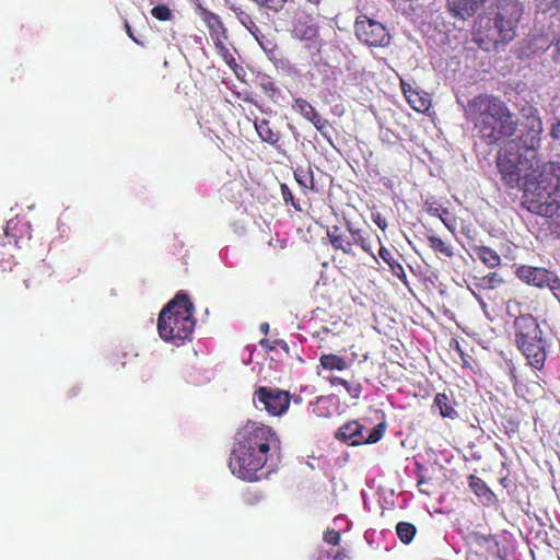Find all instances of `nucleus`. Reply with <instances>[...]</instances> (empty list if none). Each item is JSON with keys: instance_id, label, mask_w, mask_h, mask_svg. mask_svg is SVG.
<instances>
[{"instance_id": "nucleus-24", "label": "nucleus", "mask_w": 560, "mask_h": 560, "mask_svg": "<svg viewBox=\"0 0 560 560\" xmlns=\"http://www.w3.org/2000/svg\"><path fill=\"white\" fill-rule=\"evenodd\" d=\"M378 256L388 265L392 273L395 277H397L404 283H407V275L402 265L394 258L393 254L385 246H380Z\"/></svg>"}, {"instance_id": "nucleus-56", "label": "nucleus", "mask_w": 560, "mask_h": 560, "mask_svg": "<svg viewBox=\"0 0 560 560\" xmlns=\"http://www.w3.org/2000/svg\"><path fill=\"white\" fill-rule=\"evenodd\" d=\"M294 401H295V402H300V401H301V398H300V397H299V398H294Z\"/></svg>"}, {"instance_id": "nucleus-16", "label": "nucleus", "mask_w": 560, "mask_h": 560, "mask_svg": "<svg viewBox=\"0 0 560 560\" xmlns=\"http://www.w3.org/2000/svg\"><path fill=\"white\" fill-rule=\"evenodd\" d=\"M255 130L262 142H266L272 145L276 150L280 152V140L281 133L280 131L272 128L270 121L266 118L258 119L256 118L254 121Z\"/></svg>"}, {"instance_id": "nucleus-12", "label": "nucleus", "mask_w": 560, "mask_h": 560, "mask_svg": "<svg viewBox=\"0 0 560 560\" xmlns=\"http://www.w3.org/2000/svg\"><path fill=\"white\" fill-rule=\"evenodd\" d=\"M515 275L529 285L548 288L553 293L560 290V279L546 268L522 265L516 269Z\"/></svg>"}, {"instance_id": "nucleus-38", "label": "nucleus", "mask_w": 560, "mask_h": 560, "mask_svg": "<svg viewBox=\"0 0 560 560\" xmlns=\"http://www.w3.org/2000/svg\"><path fill=\"white\" fill-rule=\"evenodd\" d=\"M280 191L282 199L287 205H291L298 211L302 210L300 202L294 198L292 190L289 188L287 184L280 185Z\"/></svg>"}, {"instance_id": "nucleus-4", "label": "nucleus", "mask_w": 560, "mask_h": 560, "mask_svg": "<svg viewBox=\"0 0 560 560\" xmlns=\"http://www.w3.org/2000/svg\"><path fill=\"white\" fill-rule=\"evenodd\" d=\"M194 305L185 293H177L161 311L158 318L160 337L178 347L190 340L194 329Z\"/></svg>"}, {"instance_id": "nucleus-7", "label": "nucleus", "mask_w": 560, "mask_h": 560, "mask_svg": "<svg viewBox=\"0 0 560 560\" xmlns=\"http://www.w3.org/2000/svg\"><path fill=\"white\" fill-rule=\"evenodd\" d=\"M545 164L541 159L527 156V153L516 148V143H506L499 152L497 166L503 183L510 188L522 186L526 174H535Z\"/></svg>"}, {"instance_id": "nucleus-5", "label": "nucleus", "mask_w": 560, "mask_h": 560, "mask_svg": "<svg viewBox=\"0 0 560 560\" xmlns=\"http://www.w3.org/2000/svg\"><path fill=\"white\" fill-rule=\"evenodd\" d=\"M522 206L529 212L552 217L559 209L553 196L557 185L553 184V175L546 173V164L537 173L526 174V182L522 183Z\"/></svg>"}, {"instance_id": "nucleus-13", "label": "nucleus", "mask_w": 560, "mask_h": 560, "mask_svg": "<svg viewBox=\"0 0 560 560\" xmlns=\"http://www.w3.org/2000/svg\"><path fill=\"white\" fill-rule=\"evenodd\" d=\"M293 36L305 43V47L320 52L323 39L319 37L318 25L312 20L298 21L292 31Z\"/></svg>"}, {"instance_id": "nucleus-22", "label": "nucleus", "mask_w": 560, "mask_h": 560, "mask_svg": "<svg viewBox=\"0 0 560 560\" xmlns=\"http://www.w3.org/2000/svg\"><path fill=\"white\" fill-rule=\"evenodd\" d=\"M293 175L304 194L310 190H315L314 173L311 164L306 166L299 165L294 170Z\"/></svg>"}, {"instance_id": "nucleus-46", "label": "nucleus", "mask_w": 560, "mask_h": 560, "mask_svg": "<svg viewBox=\"0 0 560 560\" xmlns=\"http://www.w3.org/2000/svg\"><path fill=\"white\" fill-rule=\"evenodd\" d=\"M125 28L128 36L138 45H141L140 40L133 35L132 28L128 21H125Z\"/></svg>"}, {"instance_id": "nucleus-47", "label": "nucleus", "mask_w": 560, "mask_h": 560, "mask_svg": "<svg viewBox=\"0 0 560 560\" xmlns=\"http://www.w3.org/2000/svg\"><path fill=\"white\" fill-rule=\"evenodd\" d=\"M375 224L382 230L385 231L387 228L386 220L378 214L376 218H374Z\"/></svg>"}, {"instance_id": "nucleus-55", "label": "nucleus", "mask_w": 560, "mask_h": 560, "mask_svg": "<svg viewBox=\"0 0 560 560\" xmlns=\"http://www.w3.org/2000/svg\"><path fill=\"white\" fill-rule=\"evenodd\" d=\"M24 283H25V288L28 289L30 288V281L28 280H24Z\"/></svg>"}, {"instance_id": "nucleus-53", "label": "nucleus", "mask_w": 560, "mask_h": 560, "mask_svg": "<svg viewBox=\"0 0 560 560\" xmlns=\"http://www.w3.org/2000/svg\"><path fill=\"white\" fill-rule=\"evenodd\" d=\"M463 233L466 235L467 238L471 240L472 243L471 244H475L474 243V238L470 236L471 235V232H469V229H463Z\"/></svg>"}, {"instance_id": "nucleus-28", "label": "nucleus", "mask_w": 560, "mask_h": 560, "mask_svg": "<svg viewBox=\"0 0 560 560\" xmlns=\"http://www.w3.org/2000/svg\"><path fill=\"white\" fill-rule=\"evenodd\" d=\"M329 383L331 386L341 385L347 390V393L354 399H358L362 392V385L360 383L353 384L339 376L330 377Z\"/></svg>"}, {"instance_id": "nucleus-25", "label": "nucleus", "mask_w": 560, "mask_h": 560, "mask_svg": "<svg viewBox=\"0 0 560 560\" xmlns=\"http://www.w3.org/2000/svg\"><path fill=\"white\" fill-rule=\"evenodd\" d=\"M319 363L323 369L329 371H343L347 369V361L345 358L332 354V353H324L319 358Z\"/></svg>"}, {"instance_id": "nucleus-19", "label": "nucleus", "mask_w": 560, "mask_h": 560, "mask_svg": "<svg viewBox=\"0 0 560 560\" xmlns=\"http://www.w3.org/2000/svg\"><path fill=\"white\" fill-rule=\"evenodd\" d=\"M434 407L438 408L442 418H448L451 420L458 418V412L455 408L456 402L451 395L438 393L433 399V408Z\"/></svg>"}, {"instance_id": "nucleus-35", "label": "nucleus", "mask_w": 560, "mask_h": 560, "mask_svg": "<svg viewBox=\"0 0 560 560\" xmlns=\"http://www.w3.org/2000/svg\"><path fill=\"white\" fill-rule=\"evenodd\" d=\"M151 15L161 22L171 21L174 18L173 11L166 4H159L151 9Z\"/></svg>"}, {"instance_id": "nucleus-40", "label": "nucleus", "mask_w": 560, "mask_h": 560, "mask_svg": "<svg viewBox=\"0 0 560 560\" xmlns=\"http://www.w3.org/2000/svg\"><path fill=\"white\" fill-rule=\"evenodd\" d=\"M241 22L255 38H258L260 28L250 15L245 14L243 18H241Z\"/></svg>"}, {"instance_id": "nucleus-43", "label": "nucleus", "mask_w": 560, "mask_h": 560, "mask_svg": "<svg viewBox=\"0 0 560 560\" xmlns=\"http://www.w3.org/2000/svg\"><path fill=\"white\" fill-rule=\"evenodd\" d=\"M19 221H14V220H9L7 222V226L4 229V234L7 237H13L14 238V242L15 244H18V240H16V234L14 233V231L16 230L18 225H19Z\"/></svg>"}, {"instance_id": "nucleus-39", "label": "nucleus", "mask_w": 560, "mask_h": 560, "mask_svg": "<svg viewBox=\"0 0 560 560\" xmlns=\"http://www.w3.org/2000/svg\"><path fill=\"white\" fill-rule=\"evenodd\" d=\"M13 265V255L7 253L4 245L0 244V270L11 271Z\"/></svg>"}, {"instance_id": "nucleus-54", "label": "nucleus", "mask_w": 560, "mask_h": 560, "mask_svg": "<svg viewBox=\"0 0 560 560\" xmlns=\"http://www.w3.org/2000/svg\"><path fill=\"white\" fill-rule=\"evenodd\" d=\"M307 3L317 7L319 3V0H305Z\"/></svg>"}, {"instance_id": "nucleus-48", "label": "nucleus", "mask_w": 560, "mask_h": 560, "mask_svg": "<svg viewBox=\"0 0 560 560\" xmlns=\"http://www.w3.org/2000/svg\"><path fill=\"white\" fill-rule=\"evenodd\" d=\"M400 86H401V91H402V93H404V95H405V97H406V98H407V95L409 94V92H407V91H416V90L411 86V84H409V83H407V82H405V81H401V82H400Z\"/></svg>"}, {"instance_id": "nucleus-41", "label": "nucleus", "mask_w": 560, "mask_h": 560, "mask_svg": "<svg viewBox=\"0 0 560 560\" xmlns=\"http://www.w3.org/2000/svg\"><path fill=\"white\" fill-rule=\"evenodd\" d=\"M324 540L331 545L332 548L337 547L340 542V533L335 529H327L324 533Z\"/></svg>"}, {"instance_id": "nucleus-2", "label": "nucleus", "mask_w": 560, "mask_h": 560, "mask_svg": "<svg viewBox=\"0 0 560 560\" xmlns=\"http://www.w3.org/2000/svg\"><path fill=\"white\" fill-rule=\"evenodd\" d=\"M464 114L488 145L512 137L517 128V121L508 105L491 94H479L469 100Z\"/></svg>"}, {"instance_id": "nucleus-36", "label": "nucleus", "mask_w": 560, "mask_h": 560, "mask_svg": "<svg viewBox=\"0 0 560 560\" xmlns=\"http://www.w3.org/2000/svg\"><path fill=\"white\" fill-rule=\"evenodd\" d=\"M503 282L502 278L497 272H490L480 279L479 287L487 290H493Z\"/></svg>"}, {"instance_id": "nucleus-33", "label": "nucleus", "mask_w": 560, "mask_h": 560, "mask_svg": "<svg viewBox=\"0 0 560 560\" xmlns=\"http://www.w3.org/2000/svg\"><path fill=\"white\" fill-rule=\"evenodd\" d=\"M224 42L225 40L217 42V43H214V46L218 50V54L222 57L224 62L230 68H235V67H237L236 59H235L234 55L231 52L230 48L225 45Z\"/></svg>"}, {"instance_id": "nucleus-45", "label": "nucleus", "mask_w": 560, "mask_h": 560, "mask_svg": "<svg viewBox=\"0 0 560 560\" xmlns=\"http://www.w3.org/2000/svg\"><path fill=\"white\" fill-rule=\"evenodd\" d=\"M550 137L553 140L560 139V118L557 119V121L552 125L551 130H550Z\"/></svg>"}, {"instance_id": "nucleus-51", "label": "nucleus", "mask_w": 560, "mask_h": 560, "mask_svg": "<svg viewBox=\"0 0 560 560\" xmlns=\"http://www.w3.org/2000/svg\"><path fill=\"white\" fill-rule=\"evenodd\" d=\"M260 330H261V332H264L265 335H267V334H268V331H269V324H268V323H261V324H260Z\"/></svg>"}, {"instance_id": "nucleus-9", "label": "nucleus", "mask_w": 560, "mask_h": 560, "mask_svg": "<svg viewBox=\"0 0 560 560\" xmlns=\"http://www.w3.org/2000/svg\"><path fill=\"white\" fill-rule=\"evenodd\" d=\"M358 39L369 47H385L390 43V34L386 26L366 15H360L354 23Z\"/></svg>"}, {"instance_id": "nucleus-31", "label": "nucleus", "mask_w": 560, "mask_h": 560, "mask_svg": "<svg viewBox=\"0 0 560 560\" xmlns=\"http://www.w3.org/2000/svg\"><path fill=\"white\" fill-rule=\"evenodd\" d=\"M259 10H265L267 12L279 13L281 12L288 0H252Z\"/></svg>"}, {"instance_id": "nucleus-23", "label": "nucleus", "mask_w": 560, "mask_h": 560, "mask_svg": "<svg viewBox=\"0 0 560 560\" xmlns=\"http://www.w3.org/2000/svg\"><path fill=\"white\" fill-rule=\"evenodd\" d=\"M470 247L474 249L477 257L488 267V268H497L501 264L500 255L492 248L488 246H479L476 244H470Z\"/></svg>"}, {"instance_id": "nucleus-52", "label": "nucleus", "mask_w": 560, "mask_h": 560, "mask_svg": "<svg viewBox=\"0 0 560 560\" xmlns=\"http://www.w3.org/2000/svg\"><path fill=\"white\" fill-rule=\"evenodd\" d=\"M264 88L266 91L275 92L277 90L275 83H272V82H269L268 84L264 85Z\"/></svg>"}, {"instance_id": "nucleus-44", "label": "nucleus", "mask_w": 560, "mask_h": 560, "mask_svg": "<svg viewBox=\"0 0 560 560\" xmlns=\"http://www.w3.org/2000/svg\"><path fill=\"white\" fill-rule=\"evenodd\" d=\"M326 234H327L329 242L331 243V240H335V236L342 235L343 232L340 226L331 225V226H328Z\"/></svg>"}, {"instance_id": "nucleus-37", "label": "nucleus", "mask_w": 560, "mask_h": 560, "mask_svg": "<svg viewBox=\"0 0 560 560\" xmlns=\"http://www.w3.org/2000/svg\"><path fill=\"white\" fill-rule=\"evenodd\" d=\"M348 553L345 549H336V547L327 550L325 552H320L318 560H347Z\"/></svg>"}, {"instance_id": "nucleus-17", "label": "nucleus", "mask_w": 560, "mask_h": 560, "mask_svg": "<svg viewBox=\"0 0 560 560\" xmlns=\"http://www.w3.org/2000/svg\"><path fill=\"white\" fill-rule=\"evenodd\" d=\"M485 0H447L448 11L453 16L467 19L472 16Z\"/></svg>"}, {"instance_id": "nucleus-1", "label": "nucleus", "mask_w": 560, "mask_h": 560, "mask_svg": "<svg viewBox=\"0 0 560 560\" xmlns=\"http://www.w3.org/2000/svg\"><path fill=\"white\" fill-rule=\"evenodd\" d=\"M280 448V439L269 425L248 420L235 434L229 468L237 478L255 481L271 450Z\"/></svg>"}, {"instance_id": "nucleus-30", "label": "nucleus", "mask_w": 560, "mask_h": 560, "mask_svg": "<svg viewBox=\"0 0 560 560\" xmlns=\"http://www.w3.org/2000/svg\"><path fill=\"white\" fill-rule=\"evenodd\" d=\"M331 246L336 250H341L343 254L354 257L355 253L353 249V243L351 240L345 235L335 236V240H331Z\"/></svg>"}, {"instance_id": "nucleus-6", "label": "nucleus", "mask_w": 560, "mask_h": 560, "mask_svg": "<svg viewBox=\"0 0 560 560\" xmlns=\"http://www.w3.org/2000/svg\"><path fill=\"white\" fill-rule=\"evenodd\" d=\"M513 328L517 349L530 366L541 370L547 352L546 340L537 319L530 314L520 315L514 319Z\"/></svg>"}, {"instance_id": "nucleus-29", "label": "nucleus", "mask_w": 560, "mask_h": 560, "mask_svg": "<svg viewBox=\"0 0 560 560\" xmlns=\"http://www.w3.org/2000/svg\"><path fill=\"white\" fill-rule=\"evenodd\" d=\"M416 533L417 528L412 523L398 522L396 525V534L400 541L405 545H408L412 541Z\"/></svg>"}, {"instance_id": "nucleus-3", "label": "nucleus", "mask_w": 560, "mask_h": 560, "mask_svg": "<svg viewBox=\"0 0 560 560\" xmlns=\"http://www.w3.org/2000/svg\"><path fill=\"white\" fill-rule=\"evenodd\" d=\"M524 8L518 0H497L492 18L480 19L474 31V40L483 50L497 49L516 37Z\"/></svg>"}, {"instance_id": "nucleus-26", "label": "nucleus", "mask_w": 560, "mask_h": 560, "mask_svg": "<svg viewBox=\"0 0 560 560\" xmlns=\"http://www.w3.org/2000/svg\"><path fill=\"white\" fill-rule=\"evenodd\" d=\"M425 210L430 215L439 217L448 231L452 233L455 231V220L451 217V213L446 208L430 205L427 206Z\"/></svg>"}, {"instance_id": "nucleus-10", "label": "nucleus", "mask_w": 560, "mask_h": 560, "mask_svg": "<svg viewBox=\"0 0 560 560\" xmlns=\"http://www.w3.org/2000/svg\"><path fill=\"white\" fill-rule=\"evenodd\" d=\"M385 430V422H381L376 424L368 435H365L363 432L364 427L359 421L353 420L341 425L335 433V438L351 446L374 444L383 438Z\"/></svg>"}, {"instance_id": "nucleus-32", "label": "nucleus", "mask_w": 560, "mask_h": 560, "mask_svg": "<svg viewBox=\"0 0 560 560\" xmlns=\"http://www.w3.org/2000/svg\"><path fill=\"white\" fill-rule=\"evenodd\" d=\"M292 109L301 114L305 119H307L316 110V108L308 101L302 97L294 98Z\"/></svg>"}, {"instance_id": "nucleus-11", "label": "nucleus", "mask_w": 560, "mask_h": 560, "mask_svg": "<svg viewBox=\"0 0 560 560\" xmlns=\"http://www.w3.org/2000/svg\"><path fill=\"white\" fill-rule=\"evenodd\" d=\"M254 400H258L270 416H282L290 406L291 396L277 387L260 386L254 392Z\"/></svg>"}, {"instance_id": "nucleus-18", "label": "nucleus", "mask_w": 560, "mask_h": 560, "mask_svg": "<svg viewBox=\"0 0 560 560\" xmlns=\"http://www.w3.org/2000/svg\"><path fill=\"white\" fill-rule=\"evenodd\" d=\"M468 486L476 497L480 499L482 504L491 505L495 502L497 497L488 485L478 476H468Z\"/></svg>"}, {"instance_id": "nucleus-49", "label": "nucleus", "mask_w": 560, "mask_h": 560, "mask_svg": "<svg viewBox=\"0 0 560 560\" xmlns=\"http://www.w3.org/2000/svg\"><path fill=\"white\" fill-rule=\"evenodd\" d=\"M424 483H425V479H424V477H420V478L418 479V487L420 488V492H422V493H429L425 489L421 488L422 486H424Z\"/></svg>"}, {"instance_id": "nucleus-14", "label": "nucleus", "mask_w": 560, "mask_h": 560, "mask_svg": "<svg viewBox=\"0 0 560 560\" xmlns=\"http://www.w3.org/2000/svg\"><path fill=\"white\" fill-rule=\"evenodd\" d=\"M469 539L476 546L485 549L495 559L503 560L508 556V548L501 535H483L478 532L469 534Z\"/></svg>"}, {"instance_id": "nucleus-20", "label": "nucleus", "mask_w": 560, "mask_h": 560, "mask_svg": "<svg viewBox=\"0 0 560 560\" xmlns=\"http://www.w3.org/2000/svg\"><path fill=\"white\" fill-rule=\"evenodd\" d=\"M425 240L430 248L438 255H442L446 258H453L455 253L454 248L447 241H444L438 236L433 230H427Z\"/></svg>"}, {"instance_id": "nucleus-8", "label": "nucleus", "mask_w": 560, "mask_h": 560, "mask_svg": "<svg viewBox=\"0 0 560 560\" xmlns=\"http://www.w3.org/2000/svg\"><path fill=\"white\" fill-rule=\"evenodd\" d=\"M522 126L521 135L508 143H516V148L527 153V156L540 159L538 149L540 148L544 128L537 108L529 106L522 109Z\"/></svg>"}, {"instance_id": "nucleus-50", "label": "nucleus", "mask_w": 560, "mask_h": 560, "mask_svg": "<svg viewBox=\"0 0 560 560\" xmlns=\"http://www.w3.org/2000/svg\"><path fill=\"white\" fill-rule=\"evenodd\" d=\"M259 343H260V346H262L264 348H267L269 350L273 349V347L269 343V340H267V339H261Z\"/></svg>"}, {"instance_id": "nucleus-57", "label": "nucleus", "mask_w": 560, "mask_h": 560, "mask_svg": "<svg viewBox=\"0 0 560 560\" xmlns=\"http://www.w3.org/2000/svg\"><path fill=\"white\" fill-rule=\"evenodd\" d=\"M323 399V397H318L316 402H320Z\"/></svg>"}, {"instance_id": "nucleus-27", "label": "nucleus", "mask_w": 560, "mask_h": 560, "mask_svg": "<svg viewBox=\"0 0 560 560\" xmlns=\"http://www.w3.org/2000/svg\"><path fill=\"white\" fill-rule=\"evenodd\" d=\"M407 95L408 104L417 112L424 113L430 107V100L427 94H422L419 91H408Z\"/></svg>"}, {"instance_id": "nucleus-15", "label": "nucleus", "mask_w": 560, "mask_h": 560, "mask_svg": "<svg viewBox=\"0 0 560 560\" xmlns=\"http://www.w3.org/2000/svg\"><path fill=\"white\" fill-rule=\"evenodd\" d=\"M347 231L351 236L353 245H358L364 253L377 261L373 247L375 242L381 244V238L366 229L354 228L350 221H347Z\"/></svg>"}, {"instance_id": "nucleus-34", "label": "nucleus", "mask_w": 560, "mask_h": 560, "mask_svg": "<svg viewBox=\"0 0 560 560\" xmlns=\"http://www.w3.org/2000/svg\"><path fill=\"white\" fill-rule=\"evenodd\" d=\"M306 120L311 121L313 126L324 136L328 137V129L330 127V122L328 119L323 118L320 114L315 110Z\"/></svg>"}, {"instance_id": "nucleus-42", "label": "nucleus", "mask_w": 560, "mask_h": 560, "mask_svg": "<svg viewBox=\"0 0 560 560\" xmlns=\"http://www.w3.org/2000/svg\"><path fill=\"white\" fill-rule=\"evenodd\" d=\"M259 46L267 52H272L275 49V44L267 38L266 35H264L261 32L258 34V38H255Z\"/></svg>"}, {"instance_id": "nucleus-21", "label": "nucleus", "mask_w": 560, "mask_h": 560, "mask_svg": "<svg viewBox=\"0 0 560 560\" xmlns=\"http://www.w3.org/2000/svg\"><path fill=\"white\" fill-rule=\"evenodd\" d=\"M205 22L209 28L210 37L213 43L225 40L228 38L226 30L219 15L212 12H207L205 14Z\"/></svg>"}]
</instances>
